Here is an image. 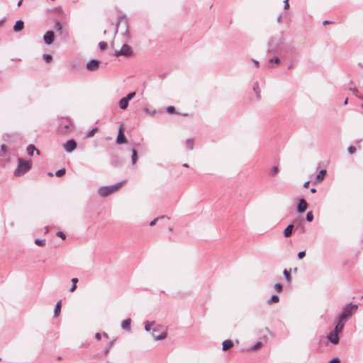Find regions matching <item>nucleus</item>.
<instances>
[{"label":"nucleus","instance_id":"obj_48","mask_svg":"<svg viewBox=\"0 0 363 363\" xmlns=\"http://www.w3.org/2000/svg\"><path fill=\"white\" fill-rule=\"evenodd\" d=\"M55 28L57 30H61L62 29V24H61V23L60 21H56L55 22Z\"/></svg>","mask_w":363,"mask_h":363},{"label":"nucleus","instance_id":"obj_21","mask_svg":"<svg viewBox=\"0 0 363 363\" xmlns=\"http://www.w3.org/2000/svg\"><path fill=\"white\" fill-rule=\"evenodd\" d=\"M61 307H62V301L60 300L55 304V309H54V317H57L60 315V311H61Z\"/></svg>","mask_w":363,"mask_h":363},{"label":"nucleus","instance_id":"obj_10","mask_svg":"<svg viewBox=\"0 0 363 363\" xmlns=\"http://www.w3.org/2000/svg\"><path fill=\"white\" fill-rule=\"evenodd\" d=\"M54 38V32L52 30H48L45 33L43 36V40L46 45H50L53 43Z\"/></svg>","mask_w":363,"mask_h":363},{"label":"nucleus","instance_id":"obj_62","mask_svg":"<svg viewBox=\"0 0 363 363\" xmlns=\"http://www.w3.org/2000/svg\"><path fill=\"white\" fill-rule=\"evenodd\" d=\"M149 113L151 115H154L155 113V111H152V112L151 111H149Z\"/></svg>","mask_w":363,"mask_h":363},{"label":"nucleus","instance_id":"obj_54","mask_svg":"<svg viewBox=\"0 0 363 363\" xmlns=\"http://www.w3.org/2000/svg\"><path fill=\"white\" fill-rule=\"evenodd\" d=\"M95 337H96V340H99L101 338V334L99 333H96L95 334Z\"/></svg>","mask_w":363,"mask_h":363},{"label":"nucleus","instance_id":"obj_8","mask_svg":"<svg viewBox=\"0 0 363 363\" xmlns=\"http://www.w3.org/2000/svg\"><path fill=\"white\" fill-rule=\"evenodd\" d=\"M63 147L67 152H72L76 149L77 143L74 139H70L63 145Z\"/></svg>","mask_w":363,"mask_h":363},{"label":"nucleus","instance_id":"obj_16","mask_svg":"<svg viewBox=\"0 0 363 363\" xmlns=\"http://www.w3.org/2000/svg\"><path fill=\"white\" fill-rule=\"evenodd\" d=\"M24 28V22L22 20H18L13 26V30L19 32Z\"/></svg>","mask_w":363,"mask_h":363},{"label":"nucleus","instance_id":"obj_40","mask_svg":"<svg viewBox=\"0 0 363 363\" xmlns=\"http://www.w3.org/2000/svg\"><path fill=\"white\" fill-rule=\"evenodd\" d=\"M280 62V59L279 57H275L274 58H271L269 60V63L271 64V63H275L277 65L279 64Z\"/></svg>","mask_w":363,"mask_h":363},{"label":"nucleus","instance_id":"obj_28","mask_svg":"<svg viewBox=\"0 0 363 363\" xmlns=\"http://www.w3.org/2000/svg\"><path fill=\"white\" fill-rule=\"evenodd\" d=\"M194 140L189 138L186 141V146L189 150H192L194 149Z\"/></svg>","mask_w":363,"mask_h":363},{"label":"nucleus","instance_id":"obj_23","mask_svg":"<svg viewBox=\"0 0 363 363\" xmlns=\"http://www.w3.org/2000/svg\"><path fill=\"white\" fill-rule=\"evenodd\" d=\"M128 102L129 101H128L125 97L120 99V101H119L120 108L123 109V110L126 109L128 106Z\"/></svg>","mask_w":363,"mask_h":363},{"label":"nucleus","instance_id":"obj_11","mask_svg":"<svg viewBox=\"0 0 363 363\" xmlns=\"http://www.w3.org/2000/svg\"><path fill=\"white\" fill-rule=\"evenodd\" d=\"M307 208H308V203L306 201V200L303 198L300 199L298 200V204L296 206L298 213H304L306 211Z\"/></svg>","mask_w":363,"mask_h":363},{"label":"nucleus","instance_id":"obj_44","mask_svg":"<svg viewBox=\"0 0 363 363\" xmlns=\"http://www.w3.org/2000/svg\"><path fill=\"white\" fill-rule=\"evenodd\" d=\"M274 288H275V290L277 291V292H281L282 291V285L279 283H277L275 285H274Z\"/></svg>","mask_w":363,"mask_h":363},{"label":"nucleus","instance_id":"obj_60","mask_svg":"<svg viewBox=\"0 0 363 363\" xmlns=\"http://www.w3.org/2000/svg\"><path fill=\"white\" fill-rule=\"evenodd\" d=\"M330 23V22L329 21H328V20H325V21H323V24H324V25H325V24H328V23Z\"/></svg>","mask_w":363,"mask_h":363},{"label":"nucleus","instance_id":"obj_39","mask_svg":"<svg viewBox=\"0 0 363 363\" xmlns=\"http://www.w3.org/2000/svg\"><path fill=\"white\" fill-rule=\"evenodd\" d=\"M284 276L286 280L289 282L291 281V275L290 273L285 269L283 272Z\"/></svg>","mask_w":363,"mask_h":363},{"label":"nucleus","instance_id":"obj_5","mask_svg":"<svg viewBox=\"0 0 363 363\" xmlns=\"http://www.w3.org/2000/svg\"><path fill=\"white\" fill-rule=\"evenodd\" d=\"M133 54V50L130 45L128 44H123L119 50L115 52V55L118 56H124V57H130Z\"/></svg>","mask_w":363,"mask_h":363},{"label":"nucleus","instance_id":"obj_7","mask_svg":"<svg viewBox=\"0 0 363 363\" xmlns=\"http://www.w3.org/2000/svg\"><path fill=\"white\" fill-rule=\"evenodd\" d=\"M339 334L335 332L334 330H331L326 336L327 339L329 342H330L333 345H337L339 343L340 337Z\"/></svg>","mask_w":363,"mask_h":363},{"label":"nucleus","instance_id":"obj_53","mask_svg":"<svg viewBox=\"0 0 363 363\" xmlns=\"http://www.w3.org/2000/svg\"><path fill=\"white\" fill-rule=\"evenodd\" d=\"M1 150L4 152H6L7 150V147L5 144L1 145Z\"/></svg>","mask_w":363,"mask_h":363},{"label":"nucleus","instance_id":"obj_4","mask_svg":"<svg viewBox=\"0 0 363 363\" xmlns=\"http://www.w3.org/2000/svg\"><path fill=\"white\" fill-rule=\"evenodd\" d=\"M72 123L68 118H61L57 127L58 131L62 134H67L72 130Z\"/></svg>","mask_w":363,"mask_h":363},{"label":"nucleus","instance_id":"obj_27","mask_svg":"<svg viewBox=\"0 0 363 363\" xmlns=\"http://www.w3.org/2000/svg\"><path fill=\"white\" fill-rule=\"evenodd\" d=\"M138 160V153L135 149L132 150L131 162L133 164H135Z\"/></svg>","mask_w":363,"mask_h":363},{"label":"nucleus","instance_id":"obj_29","mask_svg":"<svg viewBox=\"0 0 363 363\" xmlns=\"http://www.w3.org/2000/svg\"><path fill=\"white\" fill-rule=\"evenodd\" d=\"M155 325V322H152L151 323L148 321H146L145 322V330L147 332L150 331L152 328L151 326L152 325Z\"/></svg>","mask_w":363,"mask_h":363},{"label":"nucleus","instance_id":"obj_30","mask_svg":"<svg viewBox=\"0 0 363 363\" xmlns=\"http://www.w3.org/2000/svg\"><path fill=\"white\" fill-rule=\"evenodd\" d=\"M113 342H114V340H112L108 343V345H106V347L104 348V354H107L109 352Z\"/></svg>","mask_w":363,"mask_h":363},{"label":"nucleus","instance_id":"obj_37","mask_svg":"<svg viewBox=\"0 0 363 363\" xmlns=\"http://www.w3.org/2000/svg\"><path fill=\"white\" fill-rule=\"evenodd\" d=\"M97 130H98L97 127L93 128L91 130H90L87 133L86 137H88V138L92 137L94 135V133L97 131Z\"/></svg>","mask_w":363,"mask_h":363},{"label":"nucleus","instance_id":"obj_25","mask_svg":"<svg viewBox=\"0 0 363 363\" xmlns=\"http://www.w3.org/2000/svg\"><path fill=\"white\" fill-rule=\"evenodd\" d=\"M350 89L352 91V93L355 95L356 97L363 100V95L360 94L358 89L356 87H350Z\"/></svg>","mask_w":363,"mask_h":363},{"label":"nucleus","instance_id":"obj_32","mask_svg":"<svg viewBox=\"0 0 363 363\" xmlns=\"http://www.w3.org/2000/svg\"><path fill=\"white\" fill-rule=\"evenodd\" d=\"M166 218L167 219H169V217L165 216H159V217H157V218H155L153 220H152V221L150 223V226H153V225H155L156 224V223H157V221L158 220H160V219H163V218Z\"/></svg>","mask_w":363,"mask_h":363},{"label":"nucleus","instance_id":"obj_63","mask_svg":"<svg viewBox=\"0 0 363 363\" xmlns=\"http://www.w3.org/2000/svg\"><path fill=\"white\" fill-rule=\"evenodd\" d=\"M144 111L146 113H149V110L148 108H145Z\"/></svg>","mask_w":363,"mask_h":363},{"label":"nucleus","instance_id":"obj_22","mask_svg":"<svg viewBox=\"0 0 363 363\" xmlns=\"http://www.w3.org/2000/svg\"><path fill=\"white\" fill-rule=\"evenodd\" d=\"M326 170L325 169H321L318 174L316 175V177H315V181L319 182H321L324 177H325L326 175Z\"/></svg>","mask_w":363,"mask_h":363},{"label":"nucleus","instance_id":"obj_13","mask_svg":"<svg viewBox=\"0 0 363 363\" xmlns=\"http://www.w3.org/2000/svg\"><path fill=\"white\" fill-rule=\"evenodd\" d=\"M295 223L296 220L294 222V223L288 225L284 230L283 234L285 238H289L291 235L292 232L295 228Z\"/></svg>","mask_w":363,"mask_h":363},{"label":"nucleus","instance_id":"obj_45","mask_svg":"<svg viewBox=\"0 0 363 363\" xmlns=\"http://www.w3.org/2000/svg\"><path fill=\"white\" fill-rule=\"evenodd\" d=\"M135 96V92H130L129 93L125 98L127 99L128 101H130L134 96Z\"/></svg>","mask_w":363,"mask_h":363},{"label":"nucleus","instance_id":"obj_2","mask_svg":"<svg viewBox=\"0 0 363 363\" xmlns=\"http://www.w3.org/2000/svg\"><path fill=\"white\" fill-rule=\"evenodd\" d=\"M123 183L124 182H121L113 185L101 186L98 189V194L101 196H107L116 191Z\"/></svg>","mask_w":363,"mask_h":363},{"label":"nucleus","instance_id":"obj_43","mask_svg":"<svg viewBox=\"0 0 363 363\" xmlns=\"http://www.w3.org/2000/svg\"><path fill=\"white\" fill-rule=\"evenodd\" d=\"M166 110H167V112H168L169 113H176L175 108L172 106L167 107Z\"/></svg>","mask_w":363,"mask_h":363},{"label":"nucleus","instance_id":"obj_58","mask_svg":"<svg viewBox=\"0 0 363 363\" xmlns=\"http://www.w3.org/2000/svg\"><path fill=\"white\" fill-rule=\"evenodd\" d=\"M311 193H315L316 192V189L315 188L311 189Z\"/></svg>","mask_w":363,"mask_h":363},{"label":"nucleus","instance_id":"obj_12","mask_svg":"<svg viewBox=\"0 0 363 363\" xmlns=\"http://www.w3.org/2000/svg\"><path fill=\"white\" fill-rule=\"evenodd\" d=\"M99 61L97 60H90L86 65V68L89 71H94L99 68Z\"/></svg>","mask_w":363,"mask_h":363},{"label":"nucleus","instance_id":"obj_3","mask_svg":"<svg viewBox=\"0 0 363 363\" xmlns=\"http://www.w3.org/2000/svg\"><path fill=\"white\" fill-rule=\"evenodd\" d=\"M30 169L31 162L30 161H26L19 158L18 167L15 171V174L17 176L23 175Z\"/></svg>","mask_w":363,"mask_h":363},{"label":"nucleus","instance_id":"obj_18","mask_svg":"<svg viewBox=\"0 0 363 363\" xmlns=\"http://www.w3.org/2000/svg\"><path fill=\"white\" fill-rule=\"evenodd\" d=\"M131 319L127 318L121 323V328L123 330L129 331L130 330Z\"/></svg>","mask_w":363,"mask_h":363},{"label":"nucleus","instance_id":"obj_49","mask_svg":"<svg viewBox=\"0 0 363 363\" xmlns=\"http://www.w3.org/2000/svg\"><path fill=\"white\" fill-rule=\"evenodd\" d=\"M306 256V251L303 250L298 253V257L299 259H303Z\"/></svg>","mask_w":363,"mask_h":363},{"label":"nucleus","instance_id":"obj_14","mask_svg":"<svg viewBox=\"0 0 363 363\" xmlns=\"http://www.w3.org/2000/svg\"><path fill=\"white\" fill-rule=\"evenodd\" d=\"M345 323V321L337 318L336 325L335 326V328L333 330H334L335 332H336L338 334L340 333L344 328Z\"/></svg>","mask_w":363,"mask_h":363},{"label":"nucleus","instance_id":"obj_41","mask_svg":"<svg viewBox=\"0 0 363 363\" xmlns=\"http://www.w3.org/2000/svg\"><path fill=\"white\" fill-rule=\"evenodd\" d=\"M99 48L100 50H104L107 48V43L104 41L100 42L99 44Z\"/></svg>","mask_w":363,"mask_h":363},{"label":"nucleus","instance_id":"obj_24","mask_svg":"<svg viewBox=\"0 0 363 363\" xmlns=\"http://www.w3.org/2000/svg\"><path fill=\"white\" fill-rule=\"evenodd\" d=\"M123 21L125 23V25L126 26V30L128 29V20L125 16H119V18H118V23L116 26V33L118 32V24Z\"/></svg>","mask_w":363,"mask_h":363},{"label":"nucleus","instance_id":"obj_64","mask_svg":"<svg viewBox=\"0 0 363 363\" xmlns=\"http://www.w3.org/2000/svg\"><path fill=\"white\" fill-rule=\"evenodd\" d=\"M103 335L106 337H108V334L106 333H104Z\"/></svg>","mask_w":363,"mask_h":363},{"label":"nucleus","instance_id":"obj_31","mask_svg":"<svg viewBox=\"0 0 363 363\" xmlns=\"http://www.w3.org/2000/svg\"><path fill=\"white\" fill-rule=\"evenodd\" d=\"M78 282V279L77 278H72V287L70 288L69 291L71 292H73L75 289H76V287H77V283Z\"/></svg>","mask_w":363,"mask_h":363},{"label":"nucleus","instance_id":"obj_6","mask_svg":"<svg viewBox=\"0 0 363 363\" xmlns=\"http://www.w3.org/2000/svg\"><path fill=\"white\" fill-rule=\"evenodd\" d=\"M281 41L282 38H272L269 42V52H276Z\"/></svg>","mask_w":363,"mask_h":363},{"label":"nucleus","instance_id":"obj_47","mask_svg":"<svg viewBox=\"0 0 363 363\" xmlns=\"http://www.w3.org/2000/svg\"><path fill=\"white\" fill-rule=\"evenodd\" d=\"M356 152V147L354 146H350L348 147V152L351 155L354 154Z\"/></svg>","mask_w":363,"mask_h":363},{"label":"nucleus","instance_id":"obj_52","mask_svg":"<svg viewBox=\"0 0 363 363\" xmlns=\"http://www.w3.org/2000/svg\"><path fill=\"white\" fill-rule=\"evenodd\" d=\"M277 23H281L282 22V15H279L277 18Z\"/></svg>","mask_w":363,"mask_h":363},{"label":"nucleus","instance_id":"obj_56","mask_svg":"<svg viewBox=\"0 0 363 363\" xmlns=\"http://www.w3.org/2000/svg\"><path fill=\"white\" fill-rule=\"evenodd\" d=\"M309 183H310V181H307V182H306L303 184V187H304V188H308V185H309Z\"/></svg>","mask_w":363,"mask_h":363},{"label":"nucleus","instance_id":"obj_26","mask_svg":"<svg viewBox=\"0 0 363 363\" xmlns=\"http://www.w3.org/2000/svg\"><path fill=\"white\" fill-rule=\"evenodd\" d=\"M279 300V296L274 294L272 296L271 298L267 301L268 304H272L274 303H277Z\"/></svg>","mask_w":363,"mask_h":363},{"label":"nucleus","instance_id":"obj_46","mask_svg":"<svg viewBox=\"0 0 363 363\" xmlns=\"http://www.w3.org/2000/svg\"><path fill=\"white\" fill-rule=\"evenodd\" d=\"M56 235L61 238L63 240H65L66 238L65 234L62 231L57 232Z\"/></svg>","mask_w":363,"mask_h":363},{"label":"nucleus","instance_id":"obj_34","mask_svg":"<svg viewBox=\"0 0 363 363\" xmlns=\"http://www.w3.org/2000/svg\"><path fill=\"white\" fill-rule=\"evenodd\" d=\"M306 220L308 222H312L313 220V214L312 211H309L306 214Z\"/></svg>","mask_w":363,"mask_h":363},{"label":"nucleus","instance_id":"obj_38","mask_svg":"<svg viewBox=\"0 0 363 363\" xmlns=\"http://www.w3.org/2000/svg\"><path fill=\"white\" fill-rule=\"evenodd\" d=\"M35 243L39 246H44L45 245V240L44 239H35Z\"/></svg>","mask_w":363,"mask_h":363},{"label":"nucleus","instance_id":"obj_15","mask_svg":"<svg viewBox=\"0 0 363 363\" xmlns=\"http://www.w3.org/2000/svg\"><path fill=\"white\" fill-rule=\"evenodd\" d=\"M157 330L155 328H152V335L155 340H164L166 338V337H167L166 332H163L160 335H155V332H157Z\"/></svg>","mask_w":363,"mask_h":363},{"label":"nucleus","instance_id":"obj_36","mask_svg":"<svg viewBox=\"0 0 363 363\" xmlns=\"http://www.w3.org/2000/svg\"><path fill=\"white\" fill-rule=\"evenodd\" d=\"M262 342H257L255 345H253L251 347H250V350L252 351H255L257 349H259L261 346H262Z\"/></svg>","mask_w":363,"mask_h":363},{"label":"nucleus","instance_id":"obj_35","mask_svg":"<svg viewBox=\"0 0 363 363\" xmlns=\"http://www.w3.org/2000/svg\"><path fill=\"white\" fill-rule=\"evenodd\" d=\"M65 172H66L65 169L62 168V169H58V170L55 172V175H56L57 177H61L62 176H63V175L65 174Z\"/></svg>","mask_w":363,"mask_h":363},{"label":"nucleus","instance_id":"obj_50","mask_svg":"<svg viewBox=\"0 0 363 363\" xmlns=\"http://www.w3.org/2000/svg\"><path fill=\"white\" fill-rule=\"evenodd\" d=\"M328 363H340V361L338 357H335L330 359Z\"/></svg>","mask_w":363,"mask_h":363},{"label":"nucleus","instance_id":"obj_59","mask_svg":"<svg viewBox=\"0 0 363 363\" xmlns=\"http://www.w3.org/2000/svg\"><path fill=\"white\" fill-rule=\"evenodd\" d=\"M348 104V98H346L344 101V105H347Z\"/></svg>","mask_w":363,"mask_h":363},{"label":"nucleus","instance_id":"obj_51","mask_svg":"<svg viewBox=\"0 0 363 363\" xmlns=\"http://www.w3.org/2000/svg\"><path fill=\"white\" fill-rule=\"evenodd\" d=\"M289 8V0H284V9L286 10Z\"/></svg>","mask_w":363,"mask_h":363},{"label":"nucleus","instance_id":"obj_20","mask_svg":"<svg viewBox=\"0 0 363 363\" xmlns=\"http://www.w3.org/2000/svg\"><path fill=\"white\" fill-rule=\"evenodd\" d=\"M295 230H298L300 233H304L306 232V228L303 220H301L298 223L295 225Z\"/></svg>","mask_w":363,"mask_h":363},{"label":"nucleus","instance_id":"obj_19","mask_svg":"<svg viewBox=\"0 0 363 363\" xmlns=\"http://www.w3.org/2000/svg\"><path fill=\"white\" fill-rule=\"evenodd\" d=\"M27 153L28 155L30 156H32L33 155V152H36V153L38 155L40 154V152L39 150L35 147V145H29L28 147H27Z\"/></svg>","mask_w":363,"mask_h":363},{"label":"nucleus","instance_id":"obj_61","mask_svg":"<svg viewBox=\"0 0 363 363\" xmlns=\"http://www.w3.org/2000/svg\"><path fill=\"white\" fill-rule=\"evenodd\" d=\"M22 1H23V0H20V1L18 2V4H17L18 6H20L21 5Z\"/></svg>","mask_w":363,"mask_h":363},{"label":"nucleus","instance_id":"obj_42","mask_svg":"<svg viewBox=\"0 0 363 363\" xmlns=\"http://www.w3.org/2000/svg\"><path fill=\"white\" fill-rule=\"evenodd\" d=\"M279 172V168L277 166H274L272 168L271 171H270V174L272 176H274L276 175L277 173Z\"/></svg>","mask_w":363,"mask_h":363},{"label":"nucleus","instance_id":"obj_33","mask_svg":"<svg viewBox=\"0 0 363 363\" xmlns=\"http://www.w3.org/2000/svg\"><path fill=\"white\" fill-rule=\"evenodd\" d=\"M43 60L47 62L50 63L52 60V57L51 55L49 54H44L43 55Z\"/></svg>","mask_w":363,"mask_h":363},{"label":"nucleus","instance_id":"obj_55","mask_svg":"<svg viewBox=\"0 0 363 363\" xmlns=\"http://www.w3.org/2000/svg\"><path fill=\"white\" fill-rule=\"evenodd\" d=\"M252 61L256 67H259V62L258 61H257L255 60H252Z\"/></svg>","mask_w":363,"mask_h":363},{"label":"nucleus","instance_id":"obj_9","mask_svg":"<svg viewBox=\"0 0 363 363\" xmlns=\"http://www.w3.org/2000/svg\"><path fill=\"white\" fill-rule=\"evenodd\" d=\"M123 131H124L123 126L121 125L118 128V135L116 138V143L117 144L121 145V144L125 143L127 142V140H126L125 136L124 135Z\"/></svg>","mask_w":363,"mask_h":363},{"label":"nucleus","instance_id":"obj_57","mask_svg":"<svg viewBox=\"0 0 363 363\" xmlns=\"http://www.w3.org/2000/svg\"><path fill=\"white\" fill-rule=\"evenodd\" d=\"M253 89H254V91L256 92L257 96H259V92L257 91L256 86H255Z\"/></svg>","mask_w":363,"mask_h":363},{"label":"nucleus","instance_id":"obj_17","mask_svg":"<svg viewBox=\"0 0 363 363\" xmlns=\"http://www.w3.org/2000/svg\"><path fill=\"white\" fill-rule=\"evenodd\" d=\"M233 346V341L230 340H225L222 343V350L226 351Z\"/></svg>","mask_w":363,"mask_h":363},{"label":"nucleus","instance_id":"obj_1","mask_svg":"<svg viewBox=\"0 0 363 363\" xmlns=\"http://www.w3.org/2000/svg\"><path fill=\"white\" fill-rule=\"evenodd\" d=\"M357 308L358 306L357 304L350 303L343 307L337 318L346 322L357 311Z\"/></svg>","mask_w":363,"mask_h":363}]
</instances>
